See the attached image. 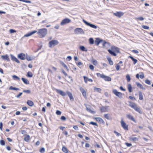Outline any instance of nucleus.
Masks as SVG:
<instances>
[{"mask_svg":"<svg viewBox=\"0 0 153 153\" xmlns=\"http://www.w3.org/2000/svg\"><path fill=\"white\" fill-rule=\"evenodd\" d=\"M102 43V46L105 47H108L109 46V44L105 41L100 39L99 38H97L95 41V43L97 45H98L100 43Z\"/></svg>","mask_w":153,"mask_h":153,"instance_id":"nucleus-1","label":"nucleus"},{"mask_svg":"<svg viewBox=\"0 0 153 153\" xmlns=\"http://www.w3.org/2000/svg\"><path fill=\"white\" fill-rule=\"evenodd\" d=\"M47 33V30L46 28H42L38 30L37 33L40 38L44 37Z\"/></svg>","mask_w":153,"mask_h":153,"instance_id":"nucleus-2","label":"nucleus"},{"mask_svg":"<svg viewBox=\"0 0 153 153\" xmlns=\"http://www.w3.org/2000/svg\"><path fill=\"white\" fill-rule=\"evenodd\" d=\"M97 75L98 77H100L104 79L106 81H110L111 80V78L110 77L106 76L103 74H101L100 73H97Z\"/></svg>","mask_w":153,"mask_h":153,"instance_id":"nucleus-3","label":"nucleus"},{"mask_svg":"<svg viewBox=\"0 0 153 153\" xmlns=\"http://www.w3.org/2000/svg\"><path fill=\"white\" fill-rule=\"evenodd\" d=\"M58 44L59 42L57 40H53L49 42V47L50 48L54 47L55 45H57Z\"/></svg>","mask_w":153,"mask_h":153,"instance_id":"nucleus-4","label":"nucleus"},{"mask_svg":"<svg viewBox=\"0 0 153 153\" xmlns=\"http://www.w3.org/2000/svg\"><path fill=\"white\" fill-rule=\"evenodd\" d=\"M112 92L115 95L118 97L120 98L121 99L123 98V94L122 93L118 92L115 89L113 90Z\"/></svg>","mask_w":153,"mask_h":153,"instance_id":"nucleus-5","label":"nucleus"},{"mask_svg":"<svg viewBox=\"0 0 153 153\" xmlns=\"http://www.w3.org/2000/svg\"><path fill=\"white\" fill-rule=\"evenodd\" d=\"M74 32L76 34H78L79 33L80 34H85V32L83 31L82 29L80 28H77L75 29L74 30Z\"/></svg>","mask_w":153,"mask_h":153,"instance_id":"nucleus-6","label":"nucleus"},{"mask_svg":"<svg viewBox=\"0 0 153 153\" xmlns=\"http://www.w3.org/2000/svg\"><path fill=\"white\" fill-rule=\"evenodd\" d=\"M82 21L87 26H89L93 28L96 29L97 27V26L95 25L91 24L84 19H83Z\"/></svg>","mask_w":153,"mask_h":153,"instance_id":"nucleus-7","label":"nucleus"},{"mask_svg":"<svg viewBox=\"0 0 153 153\" xmlns=\"http://www.w3.org/2000/svg\"><path fill=\"white\" fill-rule=\"evenodd\" d=\"M71 21V19L68 18H65L60 23V25H64L70 23Z\"/></svg>","mask_w":153,"mask_h":153,"instance_id":"nucleus-8","label":"nucleus"},{"mask_svg":"<svg viewBox=\"0 0 153 153\" xmlns=\"http://www.w3.org/2000/svg\"><path fill=\"white\" fill-rule=\"evenodd\" d=\"M56 91L57 93L60 94L62 96L65 97L67 94V92L66 93L61 90L56 89Z\"/></svg>","mask_w":153,"mask_h":153,"instance_id":"nucleus-9","label":"nucleus"},{"mask_svg":"<svg viewBox=\"0 0 153 153\" xmlns=\"http://www.w3.org/2000/svg\"><path fill=\"white\" fill-rule=\"evenodd\" d=\"M120 123L124 129L125 130H128V126L125 123L123 119L122 120Z\"/></svg>","mask_w":153,"mask_h":153,"instance_id":"nucleus-10","label":"nucleus"},{"mask_svg":"<svg viewBox=\"0 0 153 153\" xmlns=\"http://www.w3.org/2000/svg\"><path fill=\"white\" fill-rule=\"evenodd\" d=\"M111 49L116 53H118L120 52L119 48L114 46H112L111 47Z\"/></svg>","mask_w":153,"mask_h":153,"instance_id":"nucleus-11","label":"nucleus"},{"mask_svg":"<svg viewBox=\"0 0 153 153\" xmlns=\"http://www.w3.org/2000/svg\"><path fill=\"white\" fill-rule=\"evenodd\" d=\"M67 94L71 100L74 101V99L73 97L72 94L69 91H67Z\"/></svg>","mask_w":153,"mask_h":153,"instance_id":"nucleus-12","label":"nucleus"},{"mask_svg":"<svg viewBox=\"0 0 153 153\" xmlns=\"http://www.w3.org/2000/svg\"><path fill=\"white\" fill-rule=\"evenodd\" d=\"M11 56V58L12 60L13 61H14L16 62L17 63H19V61L13 55L11 54L10 55Z\"/></svg>","mask_w":153,"mask_h":153,"instance_id":"nucleus-13","label":"nucleus"},{"mask_svg":"<svg viewBox=\"0 0 153 153\" xmlns=\"http://www.w3.org/2000/svg\"><path fill=\"white\" fill-rule=\"evenodd\" d=\"M108 106L102 107L101 108V111L102 112H106L108 110Z\"/></svg>","mask_w":153,"mask_h":153,"instance_id":"nucleus-14","label":"nucleus"},{"mask_svg":"<svg viewBox=\"0 0 153 153\" xmlns=\"http://www.w3.org/2000/svg\"><path fill=\"white\" fill-rule=\"evenodd\" d=\"M126 116L129 119L131 120L135 123L136 122V121H135L133 117L130 114H126Z\"/></svg>","mask_w":153,"mask_h":153,"instance_id":"nucleus-15","label":"nucleus"},{"mask_svg":"<svg viewBox=\"0 0 153 153\" xmlns=\"http://www.w3.org/2000/svg\"><path fill=\"white\" fill-rule=\"evenodd\" d=\"M1 57L2 59L4 60H6L7 61H9L10 60L9 56L7 54H6L5 55H2L1 56Z\"/></svg>","mask_w":153,"mask_h":153,"instance_id":"nucleus-16","label":"nucleus"},{"mask_svg":"<svg viewBox=\"0 0 153 153\" xmlns=\"http://www.w3.org/2000/svg\"><path fill=\"white\" fill-rule=\"evenodd\" d=\"M36 32H37V31H36V30L33 31L32 32H31L30 33H27V34H25L24 35V37H29V36H31L32 35L34 34L35 33H36Z\"/></svg>","mask_w":153,"mask_h":153,"instance_id":"nucleus-17","label":"nucleus"},{"mask_svg":"<svg viewBox=\"0 0 153 153\" xmlns=\"http://www.w3.org/2000/svg\"><path fill=\"white\" fill-rule=\"evenodd\" d=\"M25 54L23 53H21L18 55V57L21 60L25 59Z\"/></svg>","mask_w":153,"mask_h":153,"instance_id":"nucleus-18","label":"nucleus"},{"mask_svg":"<svg viewBox=\"0 0 153 153\" xmlns=\"http://www.w3.org/2000/svg\"><path fill=\"white\" fill-rule=\"evenodd\" d=\"M114 14L115 16H118L119 17H120L123 15V13L122 12H117L116 13H114Z\"/></svg>","mask_w":153,"mask_h":153,"instance_id":"nucleus-19","label":"nucleus"},{"mask_svg":"<svg viewBox=\"0 0 153 153\" xmlns=\"http://www.w3.org/2000/svg\"><path fill=\"white\" fill-rule=\"evenodd\" d=\"M108 51L111 55L114 56H117L116 53L113 51L111 49H108Z\"/></svg>","mask_w":153,"mask_h":153,"instance_id":"nucleus-20","label":"nucleus"},{"mask_svg":"<svg viewBox=\"0 0 153 153\" xmlns=\"http://www.w3.org/2000/svg\"><path fill=\"white\" fill-rule=\"evenodd\" d=\"M129 140L133 141H137L138 140L137 138L135 137H131L129 138Z\"/></svg>","mask_w":153,"mask_h":153,"instance_id":"nucleus-21","label":"nucleus"},{"mask_svg":"<svg viewBox=\"0 0 153 153\" xmlns=\"http://www.w3.org/2000/svg\"><path fill=\"white\" fill-rule=\"evenodd\" d=\"M34 57L33 56H30L27 55L26 56V59L28 61H31L33 59Z\"/></svg>","mask_w":153,"mask_h":153,"instance_id":"nucleus-22","label":"nucleus"},{"mask_svg":"<svg viewBox=\"0 0 153 153\" xmlns=\"http://www.w3.org/2000/svg\"><path fill=\"white\" fill-rule=\"evenodd\" d=\"M21 79L24 83L26 84H29V82L27 79L23 77Z\"/></svg>","mask_w":153,"mask_h":153,"instance_id":"nucleus-23","label":"nucleus"},{"mask_svg":"<svg viewBox=\"0 0 153 153\" xmlns=\"http://www.w3.org/2000/svg\"><path fill=\"white\" fill-rule=\"evenodd\" d=\"M136 84H137V86L138 87H139L140 88L143 90L145 89V88L143 87L142 84L137 82H136Z\"/></svg>","mask_w":153,"mask_h":153,"instance_id":"nucleus-24","label":"nucleus"},{"mask_svg":"<svg viewBox=\"0 0 153 153\" xmlns=\"http://www.w3.org/2000/svg\"><path fill=\"white\" fill-rule=\"evenodd\" d=\"M95 119L97 121L100 122V123H104L105 122L103 121V120L100 117H96L95 118Z\"/></svg>","mask_w":153,"mask_h":153,"instance_id":"nucleus-25","label":"nucleus"},{"mask_svg":"<svg viewBox=\"0 0 153 153\" xmlns=\"http://www.w3.org/2000/svg\"><path fill=\"white\" fill-rule=\"evenodd\" d=\"M129 57L131 58L133 61L134 64L135 65L137 62V60L134 58L132 56H129Z\"/></svg>","mask_w":153,"mask_h":153,"instance_id":"nucleus-26","label":"nucleus"},{"mask_svg":"<svg viewBox=\"0 0 153 153\" xmlns=\"http://www.w3.org/2000/svg\"><path fill=\"white\" fill-rule=\"evenodd\" d=\"M79 48L80 50L83 51H87V49L84 46H80L79 47Z\"/></svg>","mask_w":153,"mask_h":153,"instance_id":"nucleus-27","label":"nucleus"},{"mask_svg":"<svg viewBox=\"0 0 153 153\" xmlns=\"http://www.w3.org/2000/svg\"><path fill=\"white\" fill-rule=\"evenodd\" d=\"M107 59L110 65H113V62L111 60V58L110 57H107Z\"/></svg>","mask_w":153,"mask_h":153,"instance_id":"nucleus-28","label":"nucleus"},{"mask_svg":"<svg viewBox=\"0 0 153 153\" xmlns=\"http://www.w3.org/2000/svg\"><path fill=\"white\" fill-rule=\"evenodd\" d=\"M27 103L28 105L30 106H32L33 105L34 103L31 100H28L27 102Z\"/></svg>","mask_w":153,"mask_h":153,"instance_id":"nucleus-29","label":"nucleus"},{"mask_svg":"<svg viewBox=\"0 0 153 153\" xmlns=\"http://www.w3.org/2000/svg\"><path fill=\"white\" fill-rule=\"evenodd\" d=\"M9 89L10 90H13L15 91L19 90L20 89L16 87H13L12 86H10L9 88Z\"/></svg>","mask_w":153,"mask_h":153,"instance_id":"nucleus-30","label":"nucleus"},{"mask_svg":"<svg viewBox=\"0 0 153 153\" xmlns=\"http://www.w3.org/2000/svg\"><path fill=\"white\" fill-rule=\"evenodd\" d=\"M134 109L136 111L138 112L139 113H140V114L141 113V111L139 107H137V106L135 107V108Z\"/></svg>","mask_w":153,"mask_h":153,"instance_id":"nucleus-31","label":"nucleus"},{"mask_svg":"<svg viewBox=\"0 0 153 153\" xmlns=\"http://www.w3.org/2000/svg\"><path fill=\"white\" fill-rule=\"evenodd\" d=\"M104 117L108 120H110L111 119V117L110 116V115L108 114H105L104 115Z\"/></svg>","mask_w":153,"mask_h":153,"instance_id":"nucleus-32","label":"nucleus"},{"mask_svg":"<svg viewBox=\"0 0 153 153\" xmlns=\"http://www.w3.org/2000/svg\"><path fill=\"white\" fill-rule=\"evenodd\" d=\"M94 90L100 93L101 91V89L100 88H96L95 87H94Z\"/></svg>","mask_w":153,"mask_h":153,"instance_id":"nucleus-33","label":"nucleus"},{"mask_svg":"<svg viewBox=\"0 0 153 153\" xmlns=\"http://www.w3.org/2000/svg\"><path fill=\"white\" fill-rule=\"evenodd\" d=\"M134 19L136 20H139L140 21H143L144 20V18L142 16H140L138 17H135Z\"/></svg>","mask_w":153,"mask_h":153,"instance_id":"nucleus-34","label":"nucleus"},{"mask_svg":"<svg viewBox=\"0 0 153 153\" xmlns=\"http://www.w3.org/2000/svg\"><path fill=\"white\" fill-rule=\"evenodd\" d=\"M30 139V137L28 135H27L24 138V140L26 142H28Z\"/></svg>","mask_w":153,"mask_h":153,"instance_id":"nucleus-35","label":"nucleus"},{"mask_svg":"<svg viewBox=\"0 0 153 153\" xmlns=\"http://www.w3.org/2000/svg\"><path fill=\"white\" fill-rule=\"evenodd\" d=\"M86 109L88 112L94 114L95 113V111L91 110L90 108L86 107Z\"/></svg>","mask_w":153,"mask_h":153,"instance_id":"nucleus-36","label":"nucleus"},{"mask_svg":"<svg viewBox=\"0 0 153 153\" xmlns=\"http://www.w3.org/2000/svg\"><path fill=\"white\" fill-rule=\"evenodd\" d=\"M129 106L132 108L134 109L137 106V105L134 103H131L130 104Z\"/></svg>","mask_w":153,"mask_h":153,"instance_id":"nucleus-37","label":"nucleus"},{"mask_svg":"<svg viewBox=\"0 0 153 153\" xmlns=\"http://www.w3.org/2000/svg\"><path fill=\"white\" fill-rule=\"evenodd\" d=\"M139 99L140 100H142L143 99V94L141 92H139Z\"/></svg>","mask_w":153,"mask_h":153,"instance_id":"nucleus-38","label":"nucleus"},{"mask_svg":"<svg viewBox=\"0 0 153 153\" xmlns=\"http://www.w3.org/2000/svg\"><path fill=\"white\" fill-rule=\"evenodd\" d=\"M62 150L65 153H68V152L67 148L64 146H63L62 148Z\"/></svg>","mask_w":153,"mask_h":153,"instance_id":"nucleus-39","label":"nucleus"},{"mask_svg":"<svg viewBox=\"0 0 153 153\" xmlns=\"http://www.w3.org/2000/svg\"><path fill=\"white\" fill-rule=\"evenodd\" d=\"M126 78L127 79L128 82H129L130 81L131 79L129 74H127L126 76Z\"/></svg>","mask_w":153,"mask_h":153,"instance_id":"nucleus-40","label":"nucleus"},{"mask_svg":"<svg viewBox=\"0 0 153 153\" xmlns=\"http://www.w3.org/2000/svg\"><path fill=\"white\" fill-rule=\"evenodd\" d=\"M89 43L91 44H93L94 42V41L93 39L92 38H91L89 39Z\"/></svg>","mask_w":153,"mask_h":153,"instance_id":"nucleus-41","label":"nucleus"},{"mask_svg":"<svg viewBox=\"0 0 153 153\" xmlns=\"http://www.w3.org/2000/svg\"><path fill=\"white\" fill-rule=\"evenodd\" d=\"M132 87L131 85L130 84H128V89L129 91L130 92H132Z\"/></svg>","mask_w":153,"mask_h":153,"instance_id":"nucleus-42","label":"nucleus"},{"mask_svg":"<svg viewBox=\"0 0 153 153\" xmlns=\"http://www.w3.org/2000/svg\"><path fill=\"white\" fill-rule=\"evenodd\" d=\"M27 76L29 77H31L33 76V74L31 72L28 71L27 73Z\"/></svg>","mask_w":153,"mask_h":153,"instance_id":"nucleus-43","label":"nucleus"},{"mask_svg":"<svg viewBox=\"0 0 153 153\" xmlns=\"http://www.w3.org/2000/svg\"><path fill=\"white\" fill-rule=\"evenodd\" d=\"M12 77L15 79H17L19 80H20V78L18 76L16 75H14L12 76Z\"/></svg>","mask_w":153,"mask_h":153,"instance_id":"nucleus-44","label":"nucleus"},{"mask_svg":"<svg viewBox=\"0 0 153 153\" xmlns=\"http://www.w3.org/2000/svg\"><path fill=\"white\" fill-rule=\"evenodd\" d=\"M0 144L2 146H4L5 145V142L4 140H0Z\"/></svg>","mask_w":153,"mask_h":153,"instance_id":"nucleus-45","label":"nucleus"},{"mask_svg":"<svg viewBox=\"0 0 153 153\" xmlns=\"http://www.w3.org/2000/svg\"><path fill=\"white\" fill-rule=\"evenodd\" d=\"M89 123L90 124H92L93 125H95L97 126H98L97 124L96 123L93 122H90Z\"/></svg>","mask_w":153,"mask_h":153,"instance_id":"nucleus-46","label":"nucleus"},{"mask_svg":"<svg viewBox=\"0 0 153 153\" xmlns=\"http://www.w3.org/2000/svg\"><path fill=\"white\" fill-rule=\"evenodd\" d=\"M145 82L146 84L149 85H150L151 84L150 81L148 79L146 80Z\"/></svg>","mask_w":153,"mask_h":153,"instance_id":"nucleus-47","label":"nucleus"},{"mask_svg":"<svg viewBox=\"0 0 153 153\" xmlns=\"http://www.w3.org/2000/svg\"><path fill=\"white\" fill-rule=\"evenodd\" d=\"M142 27L146 30L148 29L149 28V26L144 25L142 26Z\"/></svg>","mask_w":153,"mask_h":153,"instance_id":"nucleus-48","label":"nucleus"},{"mask_svg":"<svg viewBox=\"0 0 153 153\" xmlns=\"http://www.w3.org/2000/svg\"><path fill=\"white\" fill-rule=\"evenodd\" d=\"M9 32L10 33H16V31L14 29H10L9 30Z\"/></svg>","mask_w":153,"mask_h":153,"instance_id":"nucleus-49","label":"nucleus"},{"mask_svg":"<svg viewBox=\"0 0 153 153\" xmlns=\"http://www.w3.org/2000/svg\"><path fill=\"white\" fill-rule=\"evenodd\" d=\"M23 91V92L26 93L27 94H30L31 92L29 90H24Z\"/></svg>","mask_w":153,"mask_h":153,"instance_id":"nucleus-50","label":"nucleus"},{"mask_svg":"<svg viewBox=\"0 0 153 153\" xmlns=\"http://www.w3.org/2000/svg\"><path fill=\"white\" fill-rule=\"evenodd\" d=\"M39 152L41 153H44L45 152V148L43 147L39 151Z\"/></svg>","mask_w":153,"mask_h":153,"instance_id":"nucleus-51","label":"nucleus"},{"mask_svg":"<svg viewBox=\"0 0 153 153\" xmlns=\"http://www.w3.org/2000/svg\"><path fill=\"white\" fill-rule=\"evenodd\" d=\"M62 72L65 76H68V74L66 73L62 69H61Z\"/></svg>","mask_w":153,"mask_h":153,"instance_id":"nucleus-52","label":"nucleus"},{"mask_svg":"<svg viewBox=\"0 0 153 153\" xmlns=\"http://www.w3.org/2000/svg\"><path fill=\"white\" fill-rule=\"evenodd\" d=\"M83 78L84 79L85 82V83H87L88 81V78L85 76H83Z\"/></svg>","mask_w":153,"mask_h":153,"instance_id":"nucleus-53","label":"nucleus"},{"mask_svg":"<svg viewBox=\"0 0 153 153\" xmlns=\"http://www.w3.org/2000/svg\"><path fill=\"white\" fill-rule=\"evenodd\" d=\"M114 132L116 134V136L117 137H119L121 135V134L120 133H118L116 131H114Z\"/></svg>","mask_w":153,"mask_h":153,"instance_id":"nucleus-54","label":"nucleus"},{"mask_svg":"<svg viewBox=\"0 0 153 153\" xmlns=\"http://www.w3.org/2000/svg\"><path fill=\"white\" fill-rule=\"evenodd\" d=\"M93 63L94 65H96L97 64V62L96 60H94L93 61Z\"/></svg>","mask_w":153,"mask_h":153,"instance_id":"nucleus-55","label":"nucleus"},{"mask_svg":"<svg viewBox=\"0 0 153 153\" xmlns=\"http://www.w3.org/2000/svg\"><path fill=\"white\" fill-rule=\"evenodd\" d=\"M56 114L58 115H60L61 114V112L59 110H57L56 112Z\"/></svg>","mask_w":153,"mask_h":153,"instance_id":"nucleus-56","label":"nucleus"},{"mask_svg":"<svg viewBox=\"0 0 153 153\" xmlns=\"http://www.w3.org/2000/svg\"><path fill=\"white\" fill-rule=\"evenodd\" d=\"M120 66L119 65V64H117L116 67V69L117 71H118L119 70L120 68Z\"/></svg>","mask_w":153,"mask_h":153,"instance_id":"nucleus-57","label":"nucleus"},{"mask_svg":"<svg viewBox=\"0 0 153 153\" xmlns=\"http://www.w3.org/2000/svg\"><path fill=\"white\" fill-rule=\"evenodd\" d=\"M79 89L80 91L82 93L83 92H84L85 91V90L82 87H80L79 88Z\"/></svg>","mask_w":153,"mask_h":153,"instance_id":"nucleus-58","label":"nucleus"},{"mask_svg":"<svg viewBox=\"0 0 153 153\" xmlns=\"http://www.w3.org/2000/svg\"><path fill=\"white\" fill-rule=\"evenodd\" d=\"M61 64L62 65V66L64 67L65 68L67 66L63 62H60Z\"/></svg>","mask_w":153,"mask_h":153,"instance_id":"nucleus-59","label":"nucleus"},{"mask_svg":"<svg viewBox=\"0 0 153 153\" xmlns=\"http://www.w3.org/2000/svg\"><path fill=\"white\" fill-rule=\"evenodd\" d=\"M82 95H83V96L85 97L86 98V91H85L84 92H83L82 93Z\"/></svg>","mask_w":153,"mask_h":153,"instance_id":"nucleus-60","label":"nucleus"},{"mask_svg":"<svg viewBox=\"0 0 153 153\" xmlns=\"http://www.w3.org/2000/svg\"><path fill=\"white\" fill-rule=\"evenodd\" d=\"M66 119V117L64 116H62L60 118V119L62 120H65Z\"/></svg>","mask_w":153,"mask_h":153,"instance_id":"nucleus-61","label":"nucleus"},{"mask_svg":"<svg viewBox=\"0 0 153 153\" xmlns=\"http://www.w3.org/2000/svg\"><path fill=\"white\" fill-rule=\"evenodd\" d=\"M126 144L128 147H130L132 146L131 144L127 143H126Z\"/></svg>","mask_w":153,"mask_h":153,"instance_id":"nucleus-62","label":"nucleus"},{"mask_svg":"<svg viewBox=\"0 0 153 153\" xmlns=\"http://www.w3.org/2000/svg\"><path fill=\"white\" fill-rule=\"evenodd\" d=\"M89 68L91 70H93L94 69V67L92 65H89Z\"/></svg>","mask_w":153,"mask_h":153,"instance_id":"nucleus-63","label":"nucleus"},{"mask_svg":"<svg viewBox=\"0 0 153 153\" xmlns=\"http://www.w3.org/2000/svg\"><path fill=\"white\" fill-rule=\"evenodd\" d=\"M73 128L76 130H78V128L76 126H74L73 127Z\"/></svg>","mask_w":153,"mask_h":153,"instance_id":"nucleus-64","label":"nucleus"}]
</instances>
